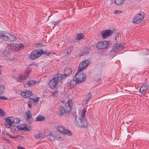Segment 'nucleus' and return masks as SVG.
<instances>
[{
  "mask_svg": "<svg viewBox=\"0 0 149 149\" xmlns=\"http://www.w3.org/2000/svg\"><path fill=\"white\" fill-rule=\"evenodd\" d=\"M17 38L15 36L5 31H1V42L4 41L9 42H14L16 40Z\"/></svg>",
  "mask_w": 149,
  "mask_h": 149,
  "instance_id": "nucleus-1",
  "label": "nucleus"
},
{
  "mask_svg": "<svg viewBox=\"0 0 149 149\" xmlns=\"http://www.w3.org/2000/svg\"><path fill=\"white\" fill-rule=\"evenodd\" d=\"M5 121L7 124L6 126L8 128H10L12 124L19 123L20 119L16 116L8 117L5 119Z\"/></svg>",
  "mask_w": 149,
  "mask_h": 149,
  "instance_id": "nucleus-2",
  "label": "nucleus"
},
{
  "mask_svg": "<svg viewBox=\"0 0 149 149\" xmlns=\"http://www.w3.org/2000/svg\"><path fill=\"white\" fill-rule=\"evenodd\" d=\"M43 52L42 49H36L32 51L29 56V58L31 60L39 57L43 53Z\"/></svg>",
  "mask_w": 149,
  "mask_h": 149,
  "instance_id": "nucleus-3",
  "label": "nucleus"
},
{
  "mask_svg": "<svg viewBox=\"0 0 149 149\" xmlns=\"http://www.w3.org/2000/svg\"><path fill=\"white\" fill-rule=\"evenodd\" d=\"M144 18V14L142 12H140L134 17L132 23L134 24H137L142 22Z\"/></svg>",
  "mask_w": 149,
  "mask_h": 149,
  "instance_id": "nucleus-4",
  "label": "nucleus"
},
{
  "mask_svg": "<svg viewBox=\"0 0 149 149\" xmlns=\"http://www.w3.org/2000/svg\"><path fill=\"white\" fill-rule=\"evenodd\" d=\"M81 71L78 70L77 73L75 74V79L78 83L79 84L83 82L86 79V76L84 73H81Z\"/></svg>",
  "mask_w": 149,
  "mask_h": 149,
  "instance_id": "nucleus-5",
  "label": "nucleus"
},
{
  "mask_svg": "<svg viewBox=\"0 0 149 149\" xmlns=\"http://www.w3.org/2000/svg\"><path fill=\"white\" fill-rule=\"evenodd\" d=\"M90 61L88 60L82 61L79 65L78 70L79 71H82L86 69Z\"/></svg>",
  "mask_w": 149,
  "mask_h": 149,
  "instance_id": "nucleus-6",
  "label": "nucleus"
},
{
  "mask_svg": "<svg viewBox=\"0 0 149 149\" xmlns=\"http://www.w3.org/2000/svg\"><path fill=\"white\" fill-rule=\"evenodd\" d=\"M65 78V76L64 77L61 74H58L53 79L56 83L57 84L58 83H60L61 84L62 83L61 82L62 79Z\"/></svg>",
  "mask_w": 149,
  "mask_h": 149,
  "instance_id": "nucleus-7",
  "label": "nucleus"
},
{
  "mask_svg": "<svg viewBox=\"0 0 149 149\" xmlns=\"http://www.w3.org/2000/svg\"><path fill=\"white\" fill-rule=\"evenodd\" d=\"M57 130L61 133L70 136L72 135V133L70 130L65 129V128L62 126L58 127Z\"/></svg>",
  "mask_w": 149,
  "mask_h": 149,
  "instance_id": "nucleus-8",
  "label": "nucleus"
},
{
  "mask_svg": "<svg viewBox=\"0 0 149 149\" xmlns=\"http://www.w3.org/2000/svg\"><path fill=\"white\" fill-rule=\"evenodd\" d=\"M113 32L110 30H107L101 31V34L102 37L104 39L107 38L108 37L113 33Z\"/></svg>",
  "mask_w": 149,
  "mask_h": 149,
  "instance_id": "nucleus-9",
  "label": "nucleus"
},
{
  "mask_svg": "<svg viewBox=\"0 0 149 149\" xmlns=\"http://www.w3.org/2000/svg\"><path fill=\"white\" fill-rule=\"evenodd\" d=\"M31 69L30 68H29L25 72L24 76H23L22 75H20L19 76L18 78L17 79L19 81V79L20 80L19 81L20 82H22L21 80H23V79H26V76L28 75L29 73L31 71Z\"/></svg>",
  "mask_w": 149,
  "mask_h": 149,
  "instance_id": "nucleus-10",
  "label": "nucleus"
},
{
  "mask_svg": "<svg viewBox=\"0 0 149 149\" xmlns=\"http://www.w3.org/2000/svg\"><path fill=\"white\" fill-rule=\"evenodd\" d=\"M10 51L11 50L10 49H6L3 54V57L4 58L7 57V58L10 61H14L15 60L14 58H11Z\"/></svg>",
  "mask_w": 149,
  "mask_h": 149,
  "instance_id": "nucleus-11",
  "label": "nucleus"
},
{
  "mask_svg": "<svg viewBox=\"0 0 149 149\" xmlns=\"http://www.w3.org/2000/svg\"><path fill=\"white\" fill-rule=\"evenodd\" d=\"M79 119L80 122V126L81 127H86L88 124L85 117H79Z\"/></svg>",
  "mask_w": 149,
  "mask_h": 149,
  "instance_id": "nucleus-12",
  "label": "nucleus"
},
{
  "mask_svg": "<svg viewBox=\"0 0 149 149\" xmlns=\"http://www.w3.org/2000/svg\"><path fill=\"white\" fill-rule=\"evenodd\" d=\"M18 126L19 130H22L30 131L32 129L31 127L27 126L26 124H21Z\"/></svg>",
  "mask_w": 149,
  "mask_h": 149,
  "instance_id": "nucleus-13",
  "label": "nucleus"
},
{
  "mask_svg": "<svg viewBox=\"0 0 149 149\" xmlns=\"http://www.w3.org/2000/svg\"><path fill=\"white\" fill-rule=\"evenodd\" d=\"M108 45V42L104 41L97 43V47L99 49H103L107 47Z\"/></svg>",
  "mask_w": 149,
  "mask_h": 149,
  "instance_id": "nucleus-14",
  "label": "nucleus"
},
{
  "mask_svg": "<svg viewBox=\"0 0 149 149\" xmlns=\"http://www.w3.org/2000/svg\"><path fill=\"white\" fill-rule=\"evenodd\" d=\"M21 95L24 98L29 97L32 95V92L29 90H26L21 93Z\"/></svg>",
  "mask_w": 149,
  "mask_h": 149,
  "instance_id": "nucleus-15",
  "label": "nucleus"
},
{
  "mask_svg": "<svg viewBox=\"0 0 149 149\" xmlns=\"http://www.w3.org/2000/svg\"><path fill=\"white\" fill-rule=\"evenodd\" d=\"M148 89V86L146 84H144L142 85L140 87L139 92L141 94L145 93Z\"/></svg>",
  "mask_w": 149,
  "mask_h": 149,
  "instance_id": "nucleus-16",
  "label": "nucleus"
},
{
  "mask_svg": "<svg viewBox=\"0 0 149 149\" xmlns=\"http://www.w3.org/2000/svg\"><path fill=\"white\" fill-rule=\"evenodd\" d=\"M70 103L71 104V102L68 100L65 104V109L67 112L70 111L71 110V107L70 105Z\"/></svg>",
  "mask_w": 149,
  "mask_h": 149,
  "instance_id": "nucleus-17",
  "label": "nucleus"
},
{
  "mask_svg": "<svg viewBox=\"0 0 149 149\" xmlns=\"http://www.w3.org/2000/svg\"><path fill=\"white\" fill-rule=\"evenodd\" d=\"M123 46L120 44H115L113 47V50L115 52H117L118 50L122 48Z\"/></svg>",
  "mask_w": 149,
  "mask_h": 149,
  "instance_id": "nucleus-18",
  "label": "nucleus"
},
{
  "mask_svg": "<svg viewBox=\"0 0 149 149\" xmlns=\"http://www.w3.org/2000/svg\"><path fill=\"white\" fill-rule=\"evenodd\" d=\"M78 83L75 79L74 78L72 79L70 83V86L71 88H73Z\"/></svg>",
  "mask_w": 149,
  "mask_h": 149,
  "instance_id": "nucleus-19",
  "label": "nucleus"
},
{
  "mask_svg": "<svg viewBox=\"0 0 149 149\" xmlns=\"http://www.w3.org/2000/svg\"><path fill=\"white\" fill-rule=\"evenodd\" d=\"M54 81L53 79L50 81L49 84L51 88H54L56 87L57 85L56 83Z\"/></svg>",
  "mask_w": 149,
  "mask_h": 149,
  "instance_id": "nucleus-20",
  "label": "nucleus"
},
{
  "mask_svg": "<svg viewBox=\"0 0 149 149\" xmlns=\"http://www.w3.org/2000/svg\"><path fill=\"white\" fill-rule=\"evenodd\" d=\"M10 47L14 51H17L18 50V48L17 47V44H12L10 45Z\"/></svg>",
  "mask_w": 149,
  "mask_h": 149,
  "instance_id": "nucleus-21",
  "label": "nucleus"
},
{
  "mask_svg": "<svg viewBox=\"0 0 149 149\" xmlns=\"http://www.w3.org/2000/svg\"><path fill=\"white\" fill-rule=\"evenodd\" d=\"M65 74L63 75V76L65 77H67V76L69 75L72 73V71L70 69V68H68L65 71Z\"/></svg>",
  "mask_w": 149,
  "mask_h": 149,
  "instance_id": "nucleus-22",
  "label": "nucleus"
},
{
  "mask_svg": "<svg viewBox=\"0 0 149 149\" xmlns=\"http://www.w3.org/2000/svg\"><path fill=\"white\" fill-rule=\"evenodd\" d=\"M66 111V110L65 108H61V109L60 110L59 115L60 116H62L66 113H68Z\"/></svg>",
  "mask_w": 149,
  "mask_h": 149,
  "instance_id": "nucleus-23",
  "label": "nucleus"
},
{
  "mask_svg": "<svg viewBox=\"0 0 149 149\" xmlns=\"http://www.w3.org/2000/svg\"><path fill=\"white\" fill-rule=\"evenodd\" d=\"M45 119V118L44 116L39 115L37 117L36 121H41L44 120Z\"/></svg>",
  "mask_w": 149,
  "mask_h": 149,
  "instance_id": "nucleus-24",
  "label": "nucleus"
},
{
  "mask_svg": "<svg viewBox=\"0 0 149 149\" xmlns=\"http://www.w3.org/2000/svg\"><path fill=\"white\" fill-rule=\"evenodd\" d=\"M39 100V97H35L33 98H30V101L31 103H36L38 102Z\"/></svg>",
  "mask_w": 149,
  "mask_h": 149,
  "instance_id": "nucleus-25",
  "label": "nucleus"
},
{
  "mask_svg": "<svg viewBox=\"0 0 149 149\" xmlns=\"http://www.w3.org/2000/svg\"><path fill=\"white\" fill-rule=\"evenodd\" d=\"M124 0H115L114 3L116 5H122Z\"/></svg>",
  "mask_w": 149,
  "mask_h": 149,
  "instance_id": "nucleus-26",
  "label": "nucleus"
},
{
  "mask_svg": "<svg viewBox=\"0 0 149 149\" xmlns=\"http://www.w3.org/2000/svg\"><path fill=\"white\" fill-rule=\"evenodd\" d=\"M11 130L12 132H16L19 130L18 126L15 125L13 126L11 128Z\"/></svg>",
  "mask_w": 149,
  "mask_h": 149,
  "instance_id": "nucleus-27",
  "label": "nucleus"
},
{
  "mask_svg": "<svg viewBox=\"0 0 149 149\" xmlns=\"http://www.w3.org/2000/svg\"><path fill=\"white\" fill-rule=\"evenodd\" d=\"M34 138L37 139H41L43 138L42 134H38L34 136Z\"/></svg>",
  "mask_w": 149,
  "mask_h": 149,
  "instance_id": "nucleus-28",
  "label": "nucleus"
},
{
  "mask_svg": "<svg viewBox=\"0 0 149 149\" xmlns=\"http://www.w3.org/2000/svg\"><path fill=\"white\" fill-rule=\"evenodd\" d=\"M47 136L50 140H54L55 137L52 133H50L49 134L47 135Z\"/></svg>",
  "mask_w": 149,
  "mask_h": 149,
  "instance_id": "nucleus-29",
  "label": "nucleus"
},
{
  "mask_svg": "<svg viewBox=\"0 0 149 149\" xmlns=\"http://www.w3.org/2000/svg\"><path fill=\"white\" fill-rule=\"evenodd\" d=\"M26 119L27 120H29L31 118V114L30 111H28V113L26 114Z\"/></svg>",
  "mask_w": 149,
  "mask_h": 149,
  "instance_id": "nucleus-30",
  "label": "nucleus"
},
{
  "mask_svg": "<svg viewBox=\"0 0 149 149\" xmlns=\"http://www.w3.org/2000/svg\"><path fill=\"white\" fill-rule=\"evenodd\" d=\"M83 36L82 34L80 33L78 34L77 35L76 39L77 40H79L81 39H83Z\"/></svg>",
  "mask_w": 149,
  "mask_h": 149,
  "instance_id": "nucleus-31",
  "label": "nucleus"
},
{
  "mask_svg": "<svg viewBox=\"0 0 149 149\" xmlns=\"http://www.w3.org/2000/svg\"><path fill=\"white\" fill-rule=\"evenodd\" d=\"M86 110L84 109L82 111L80 117H85V113L86 112Z\"/></svg>",
  "mask_w": 149,
  "mask_h": 149,
  "instance_id": "nucleus-32",
  "label": "nucleus"
},
{
  "mask_svg": "<svg viewBox=\"0 0 149 149\" xmlns=\"http://www.w3.org/2000/svg\"><path fill=\"white\" fill-rule=\"evenodd\" d=\"M30 81L25 82L24 84V87L25 88H27L30 87Z\"/></svg>",
  "mask_w": 149,
  "mask_h": 149,
  "instance_id": "nucleus-33",
  "label": "nucleus"
},
{
  "mask_svg": "<svg viewBox=\"0 0 149 149\" xmlns=\"http://www.w3.org/2000/svg\"><path fill=\"white\" fill-rule=\"evenodd\" d=\"M17 47L18 48V50L20 49H22L24 47V45L23 44H17Z\"/></svg>",
  "mask_w": 149,
  "mask_h": 149,
  "instance_id": "nucleus-34",
  "label": "nucleus"
},
{
  "mask_svg": "<svg viewBox=\"0 0 149 149\" xmlns=\"http://www.w3.org/2000/svg\"><path fill=\"white\" fill-rule=\"evenodd\" d=\"M36 83V82L34 80H32L30 81V86H33Z\"/></svg>",
  "mask_w": 149,
  "mask_h": 149,
  "instance_id": "nucleus-35",
  "label": "nucleus"
},
{
  "mask_svg": "<svg viewBox=\"0 0 149 149\" xmlns=\"http://www.w3.org/2000/svg\"><path fill=\"white\" fill-rule=\"evenodd\" d=\"M5 88L4 85L1 86V93H3L4 92Z\"/></svg>",
  "mask_w": 149,
  "mask_h": 149,
  "instance_id": "nucleus-36",
  "label": "nucleus"
},
{
  "mask_svg": "<svg viewBox=\"0 0 149 149\" xmlns=\"http://www.w3.org/2000/svg\"><path fill=\"white\" fill-rule=\"evenodd\" d=\"M51 94L52 96L54 97H57L58 95L57 91H56L53 93L51 92Z\"/></svg>",
  "mask_w": 149,
  "mask_h": 149,
  "instance_id": "nucleus-37",
  "label": "nucleus"
},
{
  "mask_svg": "<svg viewBox=\"0 0 149 149\" xmlns=\"http://www.w3.org/2000/svg\"><path fill=\"white\" fill-rule=\"evenodd\" d=\"M6 113L4 111L1 109V116H5Z\"/></svg>",
  "mask_w": 149,
  "mask_h": 149,
  "instance_id": "nucleus-38",
  "label": "nucleus"
},
{
  "mask_svg": "<svg viewBox=\"0 0 149 149\" xmlns=\"http://www.w3.org/2000/svg\"><path fill=\"white\" fill-rule=\"evenodd\" d=\"M72 51V49L70 48H69L67 50V53L68 54H70Z\"/></svg>",
  "mask_w": 149,
  "mask_h": 149,
  "instance_id": "nucleus-39",
  "label": "nucleus"
},
{
  "mask_svg": "<svg viewBox=\"0 0 149 149\" xmlns=\"http://www.w3.org/2000/svg\"><path fill=\"white\" fill-rule=\"evenodd\" d=\"M43 46V45L42 43H39V44H37L36 45V47H41L42 46Z\"/></svg>",
  "mask_w": 149,
  "mask_h": 149,
  "instance_id": "nucleus-40",
  "label": "nucleus"
},
{
  "mask_svg": "<svg viewBox=\"0 0 149 149\" xmlns=\"http://www.w3.org/2000/svg\"><path fill=\"white\" fill-rule=\"evenodd\" d=\"M122 12L121 11H119L118 10H116L114 11V13L116 14H118L119 13H122Z\"/></svg>",
  "mask_w": 149,
  "mask_h": 149,
  "instance_id": "nucleus-41",
  "label": "nucleus"
},
{
  "mask_svg": "<svg viewBox=\"0 0 149 149\" xmlns=\"http://www.w3.org/2000/svg\"><path fill=\"white\" fill-rule=\"evenodd\" d=\"M59 23L58 21H57L56 22H52V24H53L54 25V26H55L56 25L58 24V23Z\"/></svg>",
  "mask_w": 149,
  "mask_h": 149,
  "instance_id": "nucleus-42",
  "label": "nucleus"
},
{
  "mask_svg": "<svg viewBox=\"0 0 149 149\" xmlns=\"http://www.w3.org/2000/svg\"><path fill=\"white\" fill-rule=\"evenodd\" d=\"M1 99L2 100H7V98L4 96H1Z\"/></svg>",
  "mask_w": 149,
  "mask_h": 149,
  "instance_id": "nucleus-43",
  "label": "nucleus"
},
{
  "mask_svg": "<svg viewBox=\"0 0 149 149\" xmlns=\"http://www.w3.org/2000/svg\"><path fill=\"white\" fill-rule=\"evenodd\" d=\"M7 135L9 136L10 137L12 138H15H15H16L17 137V136H15V137H13V136H11L9 134H6Z\"/></svg>",
  "mask_w": 149,
  "mask_h": 149,
  "instance_id": "nucleus-44",
  "label": "nucleus"
},
{
  "mask_svg": "<svg viewBox=\"0 0 149 149\" xmlns=\"http://www.w3.org/2000/svg\"><path fill=\"white\" fill-rule=\"evenodd\" d=\"M91 95L90 93H89L87 95V97H88V99H89L91 97Z\"/></svg>",
  "mask_w": 149,
  "mask_h": 149,
  "instance_id": "nucleus-45",
  "label": "nucleus"
},
{
  "mask_svg": "<svg viewBox=\"0 0 149 149\" xmlns=\"http://www.w3.org/2000/svg\"><path fill=\"white\" fill-rule=\"evenodd\" d=\"M24 148L19 146L17 147V148L18 149H23Z\"/></svg>",
  "mask_w": 149,
  "mask_h": 149,
  "instance_id": "nucleus-46",
  "label": "nucleus"
},
{
  "mask_svg": "<svg viewBox=\"0 0 149 149\" xmlns=\"http://www.w3.org/2000/svg\"><path fill=\"white\" fill-rule=\"evenodd\" d=\"M61 42H62V44L61 46H62L63 45V44H64V43L65 42H63V41H61Z\"/></svg>",
  "mask_w": 149,
  "mask_h": 149,
  "instance_id": "nucleus-47",
  "label": "nucleus"
},
{
  "mask_svg": "<svg viewBox=\"0 0 149 149\" xmlns=\"http://www.w3.org/2000/svg\"><path fill=\"white\" fill-rule=\"evenodd\" d=\"M3 139L5 140H6V141H8L9 140L7 139H4L3 138Z\"/></svg>",
  "mask_w": 149,
  "mask_h": 149,
  "instance_id": "nucleus-48",
  "label": "nucleus"
},
{
  "mask_svg": "<svg viewBox=\"0 0 149 149\" xmlns=\"http://www.w3.org/2000/svg\"><path fill=\"white\" fill-rule=\"evenodd\" d=\"M29 107H31V106H30V104H29Z\"/></svg>",
  "mask_w": 149,
  "mask_h": 149,
  "instance_id": "nucleus-49",
  "label": "nucleus"
},
{
  "mask_svg": "<svg viewBox=\"0 0 149 149\" xmlns=\"http://www.w3.org/2000/svg\"><path fill=\"white\" fill-rule=\"evenodd\" d=\"M58 138V137H56V139H57Z\"/></svg>",
  "mask_w": 149,
  "mask_h": 149,
  "instance_id": "nucleus-50",
  "label": "nucleus"
},
{
  "mask_svg": "<svg viewBox=\"0 0 149 149\" xmlns=\"http://www.w3.org/2000/svg\"><path fill=\"white\" fill-rule=\"evenodd\" d=\"M59 45H60V44H58V46H59Z\"/></svg>",
  "mask_w": 149,
  "mask_h": 149,
  "instance_id": "nucleus-51",
  "label": "nucleus"
},
{
  "mask_svg": "<svg viewBox=\"0 0 149 149\" xmlns=\"http://www.w3.org/2000/svg\"><path fill=\"white\" fill-rule=\"evenodd\" d=\"M23 149H25V148H23Z\"/></svg>",
  "mask_w": 149,
  "mask_h": 149,
  "instance_id": "nucleus-52",
  "label": "nucleus"
},
{
  "mask_svg": "<svg viewBox=\"0 0 149 149\" xmlns=\"http://www.w3.org/2000/svg\"><path fill=\"white\" fill-rule=\"evenodd\" d=\"M58 138H60V137H59Z\"/></svg>",
  "mask_w": 149,
  "mask_h": 149,
  "instance_id": "nucleus-53",
  "label": "nucleus"
}]
</instances>
